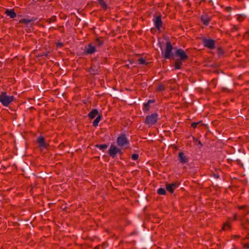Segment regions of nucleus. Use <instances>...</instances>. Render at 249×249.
<instances>
[{"label":"nucleus","mask_w":249,"mask_h":249,"mask_svg":"<svg viewBox=\"0 0 249 249\" xmlns=\"http://www.w3.org/2000/svg\"><path fill=\"white\" fill-rule=\"evenodd\" d=\"M157 193L160 195H165L166 192L164 188H160L158 190Z\"/></svg>","instance_id":"22"},{"label":"nucleus","mask_w":249,"mask_h":249,"mask_svg":"<svg viewBox=\"0 0 249 249\" xmlns=\"http://www.w3.org/2000/svg\"><path fill=\"white\" fill-rule=\"evenodd\" d=\"M93 69H95V70H97V69H96V67L95 66V65L94 64V67H93Z\"/></svg>","instance_id":"40"},{"label":"nucleus","mask_w":249,"mask_h":249,"mask_svg":"<svg viewBox=\"0 0 249 249\" xmlns=\"http://www.w3.org/2000/svg\"><path fill=\"white\" fill-rule=\"evenodd\" d=\"M199 144H201V143L200 142H199Z\"/></svg>","instance_id":"45"},{"label":"nucleus","mask_w":249,"mask_h":249,"mask_svg":"<svg viewBox=\"0 0 249 249\" xmlns=\"http://www.w3.org/2000/svg\"><path fill=\"white\" fill-rule=\"evenodd\" d=\"M244 247L246 249H249V244H245L244 246Z\"/></svg>","instance_id":"35"},{"label":"nucleus","mask_w":249,"mask_h":249,"mask_svg":"<svg viewBox=\"0 0 249 249\" xmlns=\"http://www.w3.org/2000/svg\"><path fill=\"white\" fill-rule=\"evenodd\" d=\"M118 153H119V154H121H121H122V151L120 149V151H119L118 152Z\"/></svg>","instance_id":"39"},{"label":"nucleus","mask_w":249,"mask_h":249,"mask_svg":"<svg viewBox=\"0 0 249 249\" xmlns=\"http://www.w3.org/2000/svg\"><path fill=\"white\" fill-rule=\"evenodd\" d=\"M231 7H226V10L228 12H231Z\"/></svg>","instance_id":"36"},{"label":"nucleus","mask_w":249,"mask_h":249,"mask_svg":"<svg viewBox=\"0 0 249 249\" xmlns=\"http://www.w3.org/2000/svg\"><path fill=\"white\" fill-rule=\"evenodd\" d=\"M98 114V111L96 109H93L89 113L88 116L90 119H93L95 118Z\"/></svg>","instance_id":"15"},{"label":"nucleus","mask_w":249,"mask_h":249,"mask_svg":"<svg viewBox=\"0 0 249 249\" xmlns=\"http://www.w3.org/2000/svg\"><path fill=\"white\" fill-rule=\"evenodd\" d=\"M96 147L99 148L100 150H104L107 149L108 147V145L106 144H97L96 145Z\"/></svg>","instance_id":"21"},{"label":"nucleus","mask_w":249,"mask_h":249,"mask_svg":"<svg viewBox=\"0 0 249 249\" xmlns=\"http://www.w3.org/2000/svg\"><path fill=\"white\" fill-rule=\"evenodd\" d=\"M119 151H120V149L119 148L114 145L111 144L108 150V153L110 157L114 158L116 156Z\"/></svg>","instance_id":"8"},{"label":"nucleus","mask_w":249,"mask_h":249,"mask_svg":"<svg viewBox=\"0 0 249 249\" xmlns=\"http://www.w3.org/2000/svg\"><path fill=\"white\" fill-rule=\"evenodd\" d=\"M182 61L178 59H177L175 63V68L177 70L181 69V65L182 64Z\"/></svg>","instance_id":"17"},{"label":"nucleus","mask_w":249,"mask_h":249,"mask_svg":"<svg viewBox=\"0 0 249 249\" xmlns=\"http://www.w3.org/2000/svg\"><path fill=\"white\" fill-rule=\"evenodd\" d=\"M139 155L137 154H133L131 156V158L132 160H137L138 159Z\"/></svg>","instance_id":"31"},{"label":"nucleus","mask_w":249,"mask_h":249,"mask_svg":"<svg viewBox=\"0 0 249 249\" xmlns=\"http://www.w3.org/2000/svg\"><path fill=\"white\" fill-rule=\"evenodd\" d=\"M217 51L219 55H222L223 53V51L221 48H218Z\"/></svg>","instance_id":"34"},{"label":"nucleus","mask_w":249,"mask_h":249,"mask_svg":"<svg viewBox=\"0 0 249 249\" xmlns=\"http://www.w3.org/2000/svg\"><path fill=\"white\" fill-rule=\"evenodd\" d=\"M93 67H94V64H92L90 68V70H89V71L90 72V73H91L92 74H95L96 73H97L98 70H95V69H93Z\"/></svg>","instance_id":"25"},{"label":"nucleus","mask_w":249,"mask_h":249,"mask_svg":"<svg viewBox=\"0 0 249 249\" xmlns=\"http://www.w3.org/2000/svg\"><path fill=\"white\" fill-rule=\"evenodd\" d=\"M238 30V27L236 26H234L233 27V28H232V31H234V30Z\"/></svg>","instance_id":"38"},{"label":"nucleus","mask_w":249,"mask_h":249,"mask_svg":"<svg viewBox=\"0 0 249 249\" xmlns=\"http://www.w3.org/2000/svg\"><path fill=\"white\" fill-rule=\"evenodd\" d=\"M155 26L156 29L160 31V28L162 27L163 22L161 20V16L160 15L156 17L153 19Z\"/></svg>","instance_id":"6"},{"label":"nucleus","mask_w":249,"mask_h":249,"mask_svg":"<svg viewBox=\"0 0 249 249\" xmlns=\"http://www.w3.org/2000/svg\"><path fill=\"white\" fill-rule=\"evenodd\" d=\"M98 1L99 4H100V6L103 9L106 10L107 9V4L104 0H98Z\"/></svg>","instance_id":"16"},{"label":"nucleus","mask_w":249,"mask_h":249,"mask_svg":"<svg viewBox=\"0 0 249 249\" xmlns=\"http://www.w3.org/2000/svg\"><path fill=\"white\" fill-rule=\"evenodd\" d=\"M158 114L156 113H154L146 117L144 123L149 125H152L157 122Z\"/></svg>","instance_id":"2"},{"label":"nucleus","mask_w":249,"mask_h":249,"mask_svg":"<svg viewBox=\"0 0 249 249\" xmlns=\"http://www.w3.org/2000/svg\"><path fill=\"white\" fill-rule=\"evenodd\" d=\"M117 144L120 147H124L129 144V141L125 134H122L117 140Z\"/></svg>","instance_id":"4"},{"label":"nucleus","mask_w":249,"mask_h":249,"mask_svg":"<svg viewBox=\"0 0 249 249\" xmlns=\"http://www.w3.org/2000/svg\"><path fill=\"white\" fill-rule=\"evenodd\" d=\"M155 100H149L147 101V103L150 104L151 103H155Z\"/></svg>","instance_id":"37"},{"label":"nucleus","mask_w":249,"mask_h":249,"mask_svg":"<svg viewBox=\"0 0 249 249\" xmlns=\"http://www.w3.org/2000/svg\"><path fill=\"white\" fill-rule=\"evenodd\" d=\"M102 118L101 115H98L97 118L93 122V126L96 127L98 126L99 122L101 121Z\"/></svg>","instance_id":"18"},{"label":"nucleus","mask_w":249,"mask_h":249,"mask_svg":"<svg viewBox=\"0 0 249 249\" xmlns=\"http://www.w3.org/2000/svg\"><path fill=\"white\" fill-rule=\"evenodd\" d=\"M32 20L31 19H27L25 18L21 19L19 20V22L20 23H23L25 24H28L29 23H30Z\"/></svg>","instance_id":"24"},{"label":"nucleus","mask_w":249,"mask_h":249,"mask_svg":"<svg viewBox=\"0 0 249 249\" xmlns=\"http://www.w3.org/2000/svg\"><path fill=\"white\" fill-rule=\"evenodd\" d=\"M234 237H235V238H237V237H238L239 236H238L235 235V236H234Z\"/></svg>","instance_id":"41"},{"label":"nucleus","mask_w":249,"mask_h":249,"mask_svg":"<svg viewBox=\"0 0 249 249\" xmlns=\"http://www.w3.org/2000/svg\"><path fill=\"white\" fill-rule=\"evenodd\" d=\"M165 89V87L163 85L160 84L159 85V86L158 87V88L156 90L158 91H161L164 90Z\"/></svg>","instance_id":"27"},{"label":"nucleus","mask_w":249,"mask_h":249,"mask_svg":"<svg viewBox=\"0 0 249 249\" xmlns=\"http://www.w3.org/2000/svg\"><path fill=\"white\" fill-rule=\"evenodd\" d=\"M201 19L203 23L207 25L210 21V18L207 15H203L201 16Z\"/></svg>","instance_id":"14"},{"label":"nucleus","mask_w":249,"mask_h":249,"mask_svg":"<svg viewBox=\"0 0 249 249\" xmlns=\"http://www.w3.org/2000/svg\"><path fill=\"white\" fill-rule=\"evenodd\" d=\"M236 215H235V216H234V219H236Z\"/></svg>","instance_id":"42"},{"label":"nucleus","mask_w":249,"mask_h":249,"mask_svg":"<svg viewBox=\"0 0 249 249\" xmlns=\"http://www.w3.org/2000/svg\"><path fill=\"white\" fill-rule=\"evenodd\" d=\"M13 95L9 96L6 92H1L0 94V102L4 107H8L14 100Z\"/></svg>","instance_id":"1"},{"label":"nucleus","mask_w":249,"mask_h":249,"mask_svg":"<svg viewBox=\"0 0 249 249\" xmlns=\"http://www.w3.org/2000/svg\"><path fill=\"white\" fill-rule=\"evenodd\" d=\"M230 229H231V225L228 223H224L222 227V230L223 231H228V230H230Z\"/></svg>","instance_id":"23"},{"label":"nucleus","mask_w":249,"mask_h":249,"mask_svg":"<svg viewBox=\"0 0 249 249\" xmlns=\"http://www.w3.org/2000/svg\"><path fill=\"white\" fill-rule=\"evenodd\" d=\"M95 249H98V247H95Z\"/></svg>","instance_id":"43"},{"label":"nucleus","mask_w":249,"mask_h":249,"mask_svg":"<svg viewBox=\"0 0 249 249\" xmlns=\"http://www.w3.org/2000/svg\"><path fill=\"white\" fill-rule=\"evenodd\" d=\"M95 52H96V50L95 46H92L91 44H89L85 48L84 53L85 54H91L94 53Z\"/></svg>","instance_id":"10"},{"label":"nucleus","mask_w":249,"mask_h":249,"mask_svg":"<svg viewBox=\"0 0 249 249\" xmlns=\"http://www.w3.org/2000/svg\"><path fill=\"white\" fill-rule=\"evenodd\" d=\"M176 55L179 57V58L178 59L182 61H185L188 58V56L184 51L181 49L177 50Z\"/></svg>","instance_id":"7"},{"label":"nucleus","mask_w":249,"mask_h":249,"mask_svg":"<svg viewBox=\"0 0 249 249\" xmlns=\"http://www.w3.org/2000/svg\"><path fill=\"white\" fill-rule=\"evenodd\" d=\"M150 108V104L148 103L147 102L144 104L143 107V110L147 111L149 110Z\"/></svg>","instance_id":"30"},{"label":"nucleus","mask_w":249,"mask_h":249,"mask_svg":"<svg viewBox=\"0 0 249 249\" xmlns=\"http://www.w3.org/2000/svg\"><path fill=\"white\" fill-rule=\"evenodd\" d=\"M179 183L177 182L171 184L166 183V188L168 191L171 193H173L176 188L178 187Z\"/></svg>","instance_id":"9"},{"label":"nucleus","mask_w":249,"mask_h":249,"mask_svg":"<svg viewBox=\"0 0 249 249\" xmlns=\"http://www.w3.org/2000/svg\"><path fill=\"white\" fill-rule=\"evenodd\" d=\"M95 42L98 46H101L104 43V40L102 37H98L96 38Z\"/></svg>","instance_id":"20"},{"label":"nucleus","mask_w":249,"mask_h":249,"mask_svg":"<svg viewBox=\"0 0 249 249\" xmlns=\"http://www.w3.org/2000/svg\"><path fill=\"white\" fill-rule=\"evenodd\" d=\"M200 122H193L191 124V126L193 127L194 128H196L197 125L199 124Z\"/></svg>","instance_id":"32"},{"label":"nucleus","mask_w":249,"mask_h":249,"mask_svg":"<svg viewBox=\"0 0 249 249\" xmlns=\"http://www.w3.org/2000/svg\"><path fill=\"white\" fill-rule=\"evenodd\" d=\"M244 37L246 39H249V31H247L244 34Z\"/></svg>","instance_id":"33"},{"label":"nucleus","mask_w":249,"mask_h":249,"mask_svg":"<svg viewBox=\"0 0 249 249\" xmlns=\"http://www.w3.org/2000/svg\"><path fill=\"white\" fill-rule=\"evenodd\" d=\"M202 43L204 47L210 50H213L215 47V41L213 39L204 38Z\"/></svg>","instance_id":"3"},{"label":"nucleus","mask_w":249,"mask_h":249,"mask_svg":"<svg viewBox=\"0 0 249 249\" xmlns=\"http://www.w3.org/2000/svg\"><path fill=\"white\" fill-rule=\"evenodd\" d=\"M240 209L245 210V213H243V217H245L247 213L249 212V210L248 209V206L246 205H242L239 207Z\"/></svg>","instance_id":"19"},{"label":"nucleus","mask_w":249,"mask_h":249,"mask_svg":"<svg viewBox=\"0 0 249 249\" xmlns=\"http://www.w3.org/2000/svg\"><path fill=\"white\" fill-rule=\"evenodd\" d=\"M245 16L244 15H239L237 16V19L239 21L241 22L245 19Z\"/></svg>","instance_id":"28"},{"label":"nucleus","mask_w":249,"mask_h":249,"mask_svg":"<svg viewBox=\"0 0 249 249\" xmlns=\"http://www.w3.org/2000/svg\"><path fill=\"white\" fill-rule=\"evenodd\" d=\"M47 55H48V54L46 53V54H45L44 55H45V56H47Z\"/></svg>","instance_id":"44"},{"label":"nucleus","mask_w":249,"mask_h":249,"mask_svg":"<svg viewBox=\"0 0 249 249\" xmlns=\"http://www.w3.org/2000/svg\"><path fill=\"white\" fill-rule=\"evenodd\" d=\"M56 20V17L53 16L50 18H48L47 19V22L49 23H51V22H53Z\"/></svg>","instance_id":"26"},{"label":"nucleus","mask_w":249,"mask_h":249,"mask_svg":"<svg viewBox=\"0 0 249 249\" xmlns=\"http://www.w3.org/2000/svg\"><path fill=\"white\" fill-rule=\"evenodd\" d=\"M173 46L170 41H168L166 44V48L164 52V57L166 59H169L172 55Z\"/></svg>","instance_id":"5"},{"label":"nucleus","mask_w":249,"mask_h":249,"mask_svg":"<svg viewBox=\"0 0 249 249\" xmlns=\"http://www.w3.org/2000/svg\"><path fill=\"white\" fill-rule=\"evenodd\" d=\"M4 13L7 16L10 17L12 18L17 17V14L15 12L14 9H6Z\"/></svg>","instance_id":"13"},{"label":"nucleus","mask_w":249,"mask_h":249,"mask_svg":"<svg viewBox=\"0 0 249 249\" xmlns=\"http://www.w3.org/2000/svg\"><path fill=\"white\" fill-rule=\"evenodd\" d=\"M37 142L39 144V146L40 147L46 148L47 147V144L45 142V140L43 137L39 136L37 138Z\"/></svg>","instance_id":"11"},{"label":"nucleus","mask_w":249,"mask_h":249,"mask_svg":"<svg viewBox=\"0 0 249 249\" xmlns=\"http://www.w3.org/2000/svg\"><path fill=\"white\" fill-rule=\"evenodd\" d=\"M138 62H139V64H142V65H143V64H146L145 60L143 58H142V57L138 59Z\"/></svg>","instance_id":"29"},{"label":"nucleus","mask_w":249,"mask_h":249,"mask_svg":"<svg viewBox=\"0 0 249 249\" xmlns=\"http://www.w3.org/2000/svg\"><path fill=\"white\" fill-rule=\"evenodd\" d=\"M178 158L179 162L182 164L187 163L188 161V158L186 157V156L184 155V154L182 152L179 153Z\"/></svg>","instance_id":"12"}]
</instances>
